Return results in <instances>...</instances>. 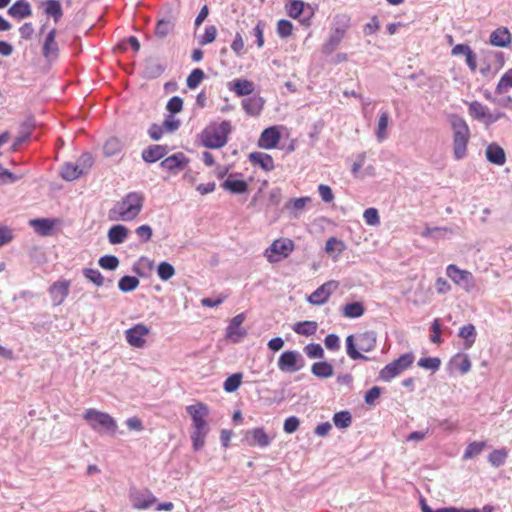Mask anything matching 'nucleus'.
Returning <instances> with one entry per match:
<instances>
[{"label":"nucleus","mask_w":512,"mask_h":512,"mask_svg":"<svg viewBox=\"0 0 512 512\" xmlns=\"http://www.w3.org/2000/svg\"><path fill=\"white\" fill-rule=\"evenodd\" d=\"M186 411L192 420V446L195 451H198L204 447L209 432L208 423L206 421L209 415V408L206 404L197 402L196 404L187 406Z\"/></svg>","instance_id":"1"},{"label":"nucleus","mask_w":512,"mask_h":512,"mask_svg":"<svg viewBox=\"0 0 512 512\" xmlns=\"http://www.w3.org/2000/svg\"><path fill=\"white\" fill-rule=\"evenodd\" d=\"M166 154L165 146L152 145L142 152V158L145 162L153 163L163 158Z\"/></svg>","instance_id":"29"},{"label":"nucleus","mask_w":512,"mask_h":512,"mask_svg":"<svg viewBox=\"0 0 512 512\" xmlns=\"http://www.w3.org/2000/svg\"><path fill=\"white\" fill-rule=\"evenodd\" d=\"M294 242L289 238L276 239L265 250L264 256L270 263L287 258L294 250Z\"/></svg>","instance_id":"7"},{"label":"nucleus","mask_w":512,"mask_h":512,"mask_svg":"<svg viewBox=\"0 0 512 512\" xmlns=\"http://www.w3.org/2000/svg\"><path fill=\"white\" fill-rule=\"evenodd\" d=\"M245 43L240 32H237L231 43V49L236 56H242L244 54Z\"/></svg>","instance_id":"60"},{"label":"nucleus","mask_w":512,"mask_h":512,"mask_svg":"<svg viewBox=\"0 0 512 512\" xmlns=\"http://www.w3.org/2000/svg\"><path fill=\"white\" fill-rule=\"evenodd\" d=\"M414 361V356L411 353H406L401 355L398 359L394 360L393 362L387 364L381 371H380V378L383 381H390L396 376H398L400 373H402L404 370L409 368Z\"/></svg>","instance_id":"10"},{"label":"nucleus","mask_w":512,"mask_h":512,"mask_svg":"<svg viewBox=\"0 0 512 512\" xmlns=\"http://www.w3.org/2000/svg\"><path fill=\"white\" fill-rule=\"evenodd\" d=\"M174 26L175 24L171 19H161L157 22L155 34L159 38H164L173 31Z\"/></svg>","instance_id":"43"},{"label":"nucleus","mask_w":512,"mask_h":512,"mask_svg":"<svg viewBox=\"0 0 512 512\" xmlns=\"http://www.w3.org/2000/svg\"><path fill=\"white\" fill-rule=\"evenodd\" d=\"M84 174V169L80 165L72 162L65 163L61 168V176L67 181H73Z\"/></svg>","instance_id":"31"},{"label":"nucleus","mask_w":512,"mask_h":512,"mask_svg":"<svg viewBox=\"0 0 512 512\" xmlns=\"http://www.w3.org/2000/svg\"><path fill=\"white\" fill-rule=\"evenodd\" d=\"M281 128L279 126H270L264 129L259 136L258 147L266 150L276 148L281 139Z\"/></svg>","instance_id":"14"},{"label":"nucleus","mask_w":512,"mask_h":512,"mask_svg":"<svg viewBox=\"0 0 512 512\" xmlns=\"http://www.w3.org/2000/svg\"><path fill=\"white\" fill-rule=\"evenodd\" d=\"M318 192H319V195H320L321 199L324 202L330 203V202L333 201L334 194L332 192V189L328 185L320 184L318 186Z\"/></svg>","instance_id":"64"},{"label":"nucleus","mask_w":512,"mask_h":512,"mask_svg":"<svg viewBox=\"0 0 512 512\" xmlns=\"http://www.w3.org/2000/svg\"><path fill=\"white\" fill-rule=\"evenodd\" d=\"M446 275L456 286L461 287L467 293L475 289L474 276L468 270L460 269L455 264H449L446 267Z\"/></svg>","instance_id":"8"},{"label":"nucleus","mask_w":512,"mask_h":512,"mask_svg":"<svg viewBox=\"0 0 512 512\" xmlns=\"http://www.w3.org/2000/svg\"><path fill=\"white\" fill-rule=\"evenodd\" d=\"M318 324L314 321H302L293 326L295 333L304 336L314 335L317 331Z\"/></svg>","instance_id":"39"},{"label":"nucleus","mask_w":512,"mask_h":512,"mask_svg":"<svg viewBox=\"0 0 512 512\" xmlns=\"http://www.w3.org/2000/svg\"><path fill=\"white\" fill-rule=\"evenodd\" d=\"M83 275L87 280L97 286H102L104 284V277L97 269L85 268L83 270Z\"/></svg>","instance_id":"52"},{"label":"nucleus","mask_w":512,"mask_h":512,"mask_svg":"<svg viewBox=\"0 0 512 512\" xmlns=\"http://www.w3.org/2000/svg\"><path fill=\"white\" fill-rule=\"evenodd\" d=\"M99 265L103 269L115 270L119 265V260L114 255H105L99 259Z\"/></svg>","instance_id":"59"},{"label":"nucleus","mask_w":512,"mask_h":512,"mask_svg":"<svg viewBox=\"0 0 512 512\" xmlns=\"http://www.w3.org/2000/svg\"><path fill=\"white\" fill-rule=\"evenodd\" d=\"M431 331H432V335L430 337L431 342H433L435 344L441 343V341H442V339H441L442 330H441V324H440L439 319H435L432 322V324H431Z\"/></svg>","instance_id":"62"},{"label":"nucleus","mask_w":512,"mask_h":512,"mask_svg":"<svg viewBox=\"0 0 512 512\" xmlns=\"http://www.w3.org/2000/svg\"><path fill=\"white\" fill-rule=\"evenodd\" d=\"M167 110L170 112V113H179L182 108H183V100L182 98L178 97V96H174L172 97L168 103H167V106H166Z\"/></svg>","instance_id":"63"},{"label":"nucleus","mask_w":512,"mask_h":512,"mask_svg":"<svg viewBox=\"0 0 512 512\" xmlns=\"http://www.w3.org/2000/svg\"><path fill=\"white\" fill-rule=\"evenodd\" d=\"M7 13L14 19L22 20L32 15V8L27 0H18L9 7Z\"/></svg>","instance_id":"21"},{"label":"nucleus","mask_w":512,"mask_h":512,"mask_svg":"<svg viewBox=\"0 0 512 512\" xmlns=\"http://www.w3.org/2000/svg\"><path fill=\"white\" fill-rule=\"evenodd\" d=\"M313 375L319 378H329L333 375L334 369L332 364L326 361L316 362L311 367Z\"/></svg>","instance_id":"37"},{"label":"nucleus","mask_w":512,"mask_h":512,"mask_svg":"<svg viewBox=\"0 0 512 512\" xmlns=\"http://www.w3.org/2000/svg\"><path fill=\"white\" fill-rule=\"evenodd\" d=\"M453 129V153L456 159H462L467 154V146L470 139V130L466 121L459 117L451 118Z\"/></svg>","instance_id":"5"},{"label":"nucleus","mask_w":512,"mask_h":512,"mask_svg":"<svg viewBox=\"0 0 512 512\" xmlns=\"http://www.w3.org/2000/svg\"><path fill=\"white\" fill-rule=\"evenodd\" d=\"M346 249L345 243L335 237L327 239L325 244V251L330 256L337 258Z\"/></svg>","instance_id":"35"},{"label":"nucleus","mask_w":512,"mask_h":512,"mask_svg":"<svg viewBox=\"0 0 512 512\" xmlns=\"http://www.w3.org/2000/svg\"><path fill=\"white\" fill-rule=\"evenodd\" d=\"M43 6L45 14L51 16L54 22L58 23L63 16L61 3L58 0H46Z\"/></svg>","instance_id":"32"},{"label":"nucleus","mask_w":512,"mask_h":512,"mask_svg":"<svg viewBox=\"0 0 512 512\" xmlns=\"http://www.w3.org/2000/svg\"><path fill=\"white\" fill-rule=\"evenodd\" d=\"M512 88V68L508 69L500 78L495 92L497 94H504Z\"/></svg>","instance_id":"45"},{"label":"nucleus","mask_w":512,"mask_h":512,"mask_svg":"<svg viewBox=\"0 0 512 512\" xmlns=\"http://www.w3.org/2000/svg\"><path fill=\"white\" fill-rule=\"evenodd\" d=\"M485 154L487 160L493 164L502 166L506 162V154L503 148L496 143L489 144L486 148Z\"/></svg>","instance_id":"25"},{"label":"nucleus","mask_w":512,"mask_h":512,"mask_svg":"<svg viewBox=\"0 0 512 512\" xmlns=\"http://www.w3.org/2000/svg\"><path fill=\"white\" fill-rule=\"evenodd\" d=\"M459 337L465 340V347L470 348L476 340V329L473 324H467L460 328Z\"/></svg>","instance_id":"38"},{"label":"nucleus","mask_w":512,"mask_h":512,"mask_svg":"<svg viewBox=\"0 0 512 512\" xmlns=\"http://www.w3.org/2000/svg\"><path fill=\"white\" fill-rule=\"evenodd\" d=\"M264 107V100L261 97H249L242 101V108L249 116H258Z\"/></svg>","instance_id":"27"},{"label":"nucleus","mask_w":512,"mask_h":512,"mask_svg":"<svg viewBox=\"0 0 512 512\" xmlns=\"http://www.w3.org/2000/svg\"><path fill=\"white\" fill-rule=\"evenodd\" d=\"M157 273L161 280L167 281L174 276L175 269L168 262H161L158 266Z\"/></svg>","instance_id":"53"},{"label":"nucleus","mask_w":512,"mask_h":512,"mask_svg":"<svg viewBox=\"0 0 512 512\" xmlns=\"http://www.w3.org/2000/svg\"><path fill=\"white\" fill-rule=\"evenodd\" d=\"M129 230L121 224L114 225L108 230V240L111 244H120L123 243L127 236H128Z\"/></svg>","instance_id":"30"},{"label":"nucleus","mask_w":512,"mask_h":512,"mask_svg":"<svg viewBox=\"0 0 512 512\" xmlns=\"http://www.w3.org/2000/svg\"><path fill=\"white\" fill-rule=\"evenodd\" d=\"M441 361L437 357H425L418 361V366L424 369L436 371L439 369Z\"/></svg>","instance_id":"57"},{"label":"nucleus","mask_w":512,"mask_h":512,"mask_svg":"<svg viewBox=\"0 0 512 512\" xmlns=\"http://www.w3.org/2000/svg\"><path fill=\"white\" fill-rule=\"evenodd\" d=\"M138 285H139L138 278H136L134 276H128V275L123 276L118 282V287L123 292L133 291L138 287Z\"/></svg>","instance_id":"47"},{"label":"nucleus","mask_w":512,"mask_h":512,"mask_svg":"<svg viewBox=\"0 0 512 512\" xmlns=\"http://www.w3.org/2000/svg\"><path fill=\"white\" fill-rule=\"evenodd\" d=\"M252 165H257L266 172L274 170V159L271 155L264 152H252L248 156Z\"/></svg>","instance_id":"20"},{"label":"nucleus","mask_w":512,"mask_h":512,"mask_svg":"<svg viewBox=\"0 0 512 512\" xmlns=\"http://www.w3.org/2000/svg\"><path fill=\"white\" fill-rule=\"evenodd\" d=\"M421 509L422 512H492L493 507L490 505L484 506L482 509H465V508H457V507H444L436 510L431 509L424 500L421 501Z\"/></svg>","instance_id":"28"},{"label":"nucleus","mask_w":512,"mask_h":512,"mask_svg":"<svg viewBox=\"0 0 512 512\" xmlns=\"http://www.w3.org/2000/svg\"><path fill=\"white\" fill-rule=\"evenodd\" d=\"M217 36V28L214 25L205 27L204 33L201 36L199 43L201 45H207L215 41Z\"/></svg>","instance_id":"55"},{"label":"nucleus","mask_w":512,"mask_h":512,"mask_svg":"<svg viewBox=\"0 0 512 512\" xmlns=\"http://www.w3.org/2000/svg\"><path fill=\"white\" fill-rule=\"evenodd\" d=\"M205 77L204 71L200 68H196L192 70V72L188 75L186 83L188 88L195 89L199 86V84L203 81Z\"/></svg>","instance_id":"49"},{"label":"nucleus","mask_w":512,"mask_h":512,"mask_svg":"<svg viewBox=\"0 0 512 512\" xmlns=\"http://www.w3.org/2000/svg\"><path fill=\"white\" fill-rule=\"evenodd\" d=\"M276 31L279 37L288 38L292 35L293 24L286 19H281L277 22Z\"/></svg>","instance_id":"51"},{"label":"nucleus","mask_w":512,"mask_h":512,"mask_svg":"<svg viewBox=\"0 0 512 512\" xmlns=\"http://www.w3.org/2000/svg\"><path fill=\"white\" fill-rule=\"evenodd\" d=\"M245 439L251 447H267L270 444V438L263 428H255L248 431Z\"/></svg>","instance_id":"19"},{"label":"nucleus","mask_w":512,"mask_h":512,"mask_svg":"<svg viewBox=\"0 0 512 512\" xmlns=\"http://www.w3.org/2000/svg\"><path fill=\"white\" fill-rule=\"evenodd\" d=\"M122 148H123L122 141L117 137H111V138L107 139V141L105 142V144L103 146V151H104L105 156L111 157V156H115L118 153H120Z\"/></svg>","instance_id":"40"},{"label":"nucleus","mask_w":512,"mask_h":512,"mask_svg":"<svg viewBox=\"0 0 512 512\" xmlns=\"http://www.w3.org/2000/svg\"><path fill=\"white\" fill-rule=\"evenodd\" d=\"M93 430L105 429L111 433H115L118 425L115 419L108 413L98 411L96 409H88L83 415Z\"/></svg>","instance_id":"6"},{"label":"nucleus","mask_w":512,"mask_h":512,"mask_svg":"<svg viewBox=\"0 0 512 512\" xmlns=\"http://www.w3.org/2000/svg\"><path fill=\"white\" fill-rule=\"evenodd\" d=\"M188 164L189 159L185 156V154L178 152L162 160L160 166L173 174H177L182 171Z\"/></svg>","instance_id":"17"},{"label":"nucleus","mask_w":512,"mask_h":512,"mask_svg":"<svg viewBox=\"0 0 512 512\" xmlns=\"http://www.w3.org/2000/svg\"><path fill=\"white\" fill-rule=\"evenodd\" d=\"M311 201L310 197L292 198L286 203V208L291 211H300Z\"/></svg>","instance_id":"54"},{"label":"nucleus","mask_w":512,"mask_h":512,"mask_svg":"<svg viewBox=\"0 0 512 512\" xmlns=\"http://www.w3.org/2000/svg\"><path fill=\"white\" fill-rule=\"evenodd\" d=\"M333 422L336 427L340 429L347 428L352 423V417L348 411H340L334 414Z\"/></svg>","instance_id":"46"},{"label":"nucleus","mask_w":512,"mask_h":512,"mask_svg":"<svg viewBox=\"0 0 512 512\" xmlns=\"http://www.w3.org/2000/svg\"><path fill=\"white\" fill-rule=\"evenodd\" d=\"M377 343L376 334L373 331H365L346 338V352L352 360L367 361L368 357L361 352L368 353L375 349Z\"/></svg>","instance_id":"2"},{"label":"nucleus","mask_w":512,"mask_h":512,"mask_svg":"<svg viewBox=\"0 0 512 512\" xmlns=\"http://www.w3.org/2000/svg\"><path fill=\"white\" fill-rule=\"evenodd\" d=\"M338 287L339 283L337 281H327L311 293L307 301L312 305H323L329 300L331 294L336 291Z\"/></svg>","instance_id":"12"},{"label":"nucleus","mask_w":512,"mask_h":512,"mask_svg":"<svg viewBox=\"0 0 512 512\" xmlns=\"http://www.w3.org/2000/svg\"><path fill=\"white\" fill-rule=\"evenodd\" d=\"M70 281L66 279L58 280L49 287V295L54 306L61 305L68 297L70 290Z\"/></svg>","instance_id":"16"},{"label":"nucleus","mask_w":512,"mask_h":512,"mask_svg":"<svg viewBox=\"0 0 512 512\" xmlns=\"http://www.w3.org/2000/svg\"><path fill=\"white\" fill-rule=\"evenodd\" d=\"M363 218L367 225L377 226L380 224V217L376 208H368L363 213Z\"/></svg>","instance_id":"56"},{"label":"nucleus","mask_w":512,"mask_h":512,"mask_svg":"<svg viewBox=\"0 0 512 512\" xmlns=\"http://www.w3.org/2000/svg\"><path fill=\"white\" fill-rule=\"evenodd\" d=\"M365 312V307L361 302L347 303L342 307V314L346 318H359Z\"/></svg>","instance_id":"36"},{"label":"nucleus","mask_w":512,"mask_h":512,"mask_svg":"<svg viewBox=\"0 0 512 512\" xmlns=\"http://www.w3.org/2000/svg\"><path fill=\"white\" fill-rule=\"evenodd\" d=\"M237 96H247L253 93L254 84L252 81L247 79H237L232 83L230 87Z\"/></svg>","instance_id":"33"},{"label":"nucleus","mask_w":512,"mask_h":512,"mask_svg":"<svg viewBox=\"0 0 512 512\" xmlns=\"http://www.w3.org/2000/svg\"><path fill=\"white\" fill-rule=\"evenodd\" d=\"M490 43L497 47H507L512 41L510 31L505 27H500L490 34Z\"/></svg>","instance_id":"24"},{"label":"nucleus","mask_w":512,"mask_h":512,"mask_svg":"<svg viewBox=\"0 0 512 512\" xmlns=\"http://www.w3.org/2000/svg\"><path fill=\"white\" fill-rule=\"evenodd\" d=\"M230 121L224 120L220 123L212 122L206 126L199 135L201 144L210 149H218L226 145L228 135L231 133Z\"/></svg>","instance_id":"3"},{"label":"nucleus","mask_w":512,"mask_h":512,"mask_svg":"<svg viewBox=\"0 0 512 512\" xmlns=\"http://www.w3.org/2000/svg\"><path fill=\"white\" fill-rule=\"evenodd\" d=\"M485 446H486V443L484 441H480V442L474 441V442L469 443L464 451L463 458L471 459V458L477 456L478 454H480L483 451Z\"/></svg>","instance_id":"48"},{"label":"nucleus","mask_w":512,"mask_h":512,"mask_svg":"<svg viewBox=\"0 0 512 512\" xmlns=\"http://www.w3.org/2000/svg\"><path fill=\"white\" fill-rule=\"evenodd\" d=\"M156 497L150 492H139L132 496V505L135 509L145 510L156 503Z\"/></svg>","instance_id":"23"},{"label":"nucleus","mask_w":512,"mask_h":512,"mask_svg":"<svg viewBox=\"0 0 512 512\" xmlns=\"http://www.w3.org/2000/svg\"><path fill=\"white\" fill-rule=\"evenodd\" d=\"M305 3L301 0H289L285 5L286 13L289 17L297 19L303 13Z\"/></svg>","instance_id":"42"},{"label":"nucleus","mask_w":512,"mask_h":512,"mask_svg":"<svg viewBox=\"0 0 512 512\" xmlns=\"http://www.w3.org/2000/svg\"><path fill=\"white\" fill-rule=\"evenodd\" d=\"M241 381H242L241 373L232 374L225 380V382L223 384V388L226 392L232 393L239 388V386L241 385Z\"/></svg>","instance_id":"50"},{"label":"nucleus","mask_w":512,"mask_h":512,"mask_svg":"<svg viewBox=\"0 0 512 512\" xmlns=\"http://www.w3.org/2000/svg\"><path fill=\"white\" fill-rule=\"evenodd\" d=\"M508 457V451L505 448L493 450L489 456L488 461L494 467L502 466Z\"/></svg>","instance_id":"44"},{"label":"nucleus","mask_w":512,"mask_h":512,"mask_svg":"<svg viewBox=\"0 0 512 512\" xmlns=\"http://www.w3.org/2000/svg\"><path fill=\"white\" fill-rule=\"evenodd\" d=\"M222 188L234 194H244L248 191V183L243 179H238L230 174L221 184Z\"/></svg>","instance_id":"22"},{"label":"nucleus","mask_w":512,"mask_h":512,"mask_svg":"<svg viewBox=\"0 0 512 512\" xmlns=\"http://www.w3.org/2000/svg\"><path fill=\"white\" fill-rule=\"evenodd\" d=\"M300 425V420L296 416H291L285 419L283 429L286 433H294Z\"/></svg>","instance_id":"61"},{"label":"nucleus","mask_w":512,"mask_h":512,"mask_svg":"<svg viewBox=\"0 0 512 512\" xmlns=\"http://www.w3.org/2000/svg\"><path fill=\"white\" fill-rule=\"evenodd\" d=\"M450 365L461 374H466L471 369V361L466 354L458 353L450 361Z\"/></svg>","instance_id":"34"},{"label":"nucleus","mask_w":512,"mask_h":512,"mask_svg":"<svg viewBox=\"0 0 512 512\" xmlns=\"http://www.w3.org/2000/svg\"><path fill=\"white\" fill-rule=\"evenodd\" d=\"M57 30L52 28L43 40L42 54L49 61H54L59 56V47L56 42Z\"/></svg>","instance_id":"18"},{"label":"nucleus","mask_w":512,"mask_h":512,"mask_svg":"<svg viewBox=\"0 0 512 512\" xmlns=\"http://www.w3.org/2000/svg\"><path fill=\"white\" fill-rule=\"evenodd\" d=\"M304 351L309 358H323L324 350L318 343H310L305 346Z\"/></svg>","instance_id":"58"},{"label":"nucleus","mask_w":512,"mask_h":512,"mask_svg":"<svg viewBox=\"0 0 512 512\" xmlns=\"http://www.w3.org/2000/svg\"><path fill=\"white\" fill-rule=\"evenodd\" d=\"M469 115L485 125H491L502 118H506V114L503 112L491 113L488 107L479 101H472L468 103Z\"/></svg>","instance_id":"9"},{"label":"nucleus","mask_w":512,"mask_h":512,"mask_svg":"<svg viewBox=\"0 0 512 512\" xmlns=\"http://www.w3.org/2000/svg\"><path fill=\"white\" fill-rule=\"evenodd\" d=\"M143 197L141 194L132 192L122 198L113 209L110 210L111 220H134L142 210Z\"/></svg>","instance_id":"4"},{"label":"nucleus","mask_w":512,"mask_h":512,"mask_svg":"<svg viewBox=\"0 0 512 512\" xmlns=\"http://www.w3.org/2000/svg\"><path fill=\"white\" fill-rule=\"evenodd\" d=\"M149 334L150 328L143 323H138L125 332L126 341L134 348H143Z\"/></svg>","instance_id":"11"},{"label":"nucleus","mask_w":512,"mask_h":512,"mask_svg":"<svg viewBox=\"0 0 512 512\" xmlns=\"http://www.w3.org/2000/svg\"><path fill=\"white\" fill-rule=\"evenodd\" d=\"M246 315L244 313L234 316L226 328V338L234 343L241 341L247 334L246 330L241 327Z\"/></svg>","instance_id":"15"},{"label":"nucleus","mask_w":512,"mask_h":512,"mask_svg":"<svg viewBox=\"0 0 512 512\" xmlns=\"http://www.w3.org/2000/svg\"><path fill=\"white\" fill-rule=\"evenodd\" d=\"M303 367V359L297 351H285L278 359V368L282 372H296Z\"/></svg>","instance_id":"13"},{"label":"nucleus","mask_w":512,"mask_h":512,"mask_svg":"<svg viewBox=\"0 0 512 512\" xmlns=\"http://www.w3.org/2000/svg\"><path fill=\"white\" fill-rule=\"evenodd\" d=\"M56 222L57 221L55 219L40 218L30 220L29 224L39 235L48 236L51 234Z\"/></svg>","instance_id":"26"},{"label":"nucleus","mask_w":512,"mask_h":512,"mask_svg":"<svg viewBox=\"0 0 512 512\" xmlns=\"http://www.w3.org/2000/svg\"><path fill=\"white\" fill-rule=\"evenodd\" d=\"M389 125V113L387 111L381 112L376 129V137L379 142H382L387 137V128Z\"/></svg>","instance_id":"41"}]
</instances>
